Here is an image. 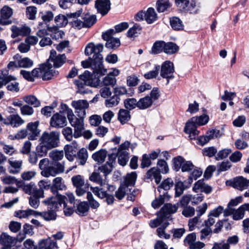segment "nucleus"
I'll use <instances>...</instances> for the list:
<instances>
[{
    "mask_svg": "<svg viewBox=\"0 0 249 249\" xmlns=\"http://www.w3.org/2000/svg\"><path fill=\"white\" fill-rule=\"evenodd\" d=\"M54 21L56 25L59 27L65 26L68 22L67 17L63 15H59L56 16Z\"/></svg>",
    "mask_w": 249,
    "mask_h": 249,
    "instance_id": "63",
    "label": "nucleus"
},
{
    "mask_svg": "<svg viewBox=\"0 0 249 249\" xmlns=\"http://www.w3.org/2000/svg\"><path fill=\"white\" fill-rule=\"evenodd\" d=\"M191 184L189 181L184 182L179 181L177 182L175 184V196L178 197L182 195L184 190L189 188Z\"/></svg>",
    "mask_w": 249,
    "mask_h": 249,
    "instance_id": "32",
    "label": "nucleus"
},
{
    "mask_svg": "<svg viewBox=\"0 0 249 249\" xmlns=\"http://www.w3.org/2000/svg\"><path fill=\"white\" fill-rule=\"evenodd\" d=\"M170 196L168 194V192H162L160 193L158 198H156L152 202V206L154 209L159 208L165 201L169 200Z\"/></svg>",
    "mask_w": 249,
    "mask_h": 249,
    "instance_id": "31",
    "label": "nucleus"
},
{
    "mask_svg": "<svg viewBox=\"0 0 249 249\" xmlns=\"http://www.w3.org/2000/svg\"><path fill=\"white\" fill-rule=\"evenodd\" d=\"M142 27L138 24H135L130 28L127 32V36L129 37H134L140 34Z\"/></svg>",
    "mask_w": 249,
    "mask_h": 249,
    "instance_id": "54",
    "label": "nucleus"
},
{
    "mask_svg": "<svg viewBox=\"0 0 249 249\" xmlns=\"http://www.w3.org/2000/svg\"><path fill=\"white\" fill-rule=\"evenodd\" d=\"M125 107L129 110L133 109L136 107L138 108V101L135 98H129L126 99L124 102Z\"/></svg>",
    "mask_w": 249,
    "mask_h": 249,
    "instance_id": "64",
    "label": "nucleus"
},
{
    "mask_svg": "<svg viewBox=\"0 0 249 249\" xmlns=\"http://www.w3.org/2000/svg\"><path fill=\"white\" fill-rule=\"evenodd\" d=\"M78 147V144L75 141L65 146V157L69 161H71L74 160Z\"/></svg>",
    "mask_w": 249,
    "mask_h": 249,
    "instance_id": "18",
    "label": "nucleus"
},
{
    "mask_svg": "<svg viewBox=\"0 0 249 249\" xmlns=\"http://www.w3.org/2000/svg\"><path fill=\"white\" fill-rule=\"evenodd\" d=\"M14 79V76L8 74V71L6 70L1 71L0 73V88Z\"/></svg>",
    "mask_w": 249,
    "mask_h": 249,
    "instance_id": "37",
    "label": "nucleus"
},
{
    "mask_svg": "<svg viewBox=\"0 0 249 249\" xmlns=\"http://www.w3.org/2000/svg\"><path fill=\"white\" fill-rule=\"evenodd\" d=\"M13 15L12 9L7 6H4L0 10V24L6 25L12 23L10 18Z\"/></svg>",
    "mask_w": 249,
    "mask_h": 249,
    "instance_id": "14",
    "label": "nucleus"
},
{
    "mask_svg": "<svg viewBox=\"0 0 249 249\" xmlns=\"http://www.w3.org/2000/svg\"><path fill=\"white\" fill-rule=\"evenodd\" d=\"M107 156V151L105 149H102L93 153L92 155V158L98 163H103L105 161Z\"/></svg>",
    "mask_w": 249,
    "mask_h": 249,
    "instance_id": "39",
    "label": "nucleus"
},
{
    "mask_svg": "<svg viewBox=\"0 0 249 249\" xmlns=\"http://www.w3.org/2000/svg\"><path fill=\"white\" fill-rule=\"evenodd\" d=\"M71 106L75 109V113L77 116H86V109L88 108L89 104L86 100L73 101Z\"/></svg>",
    "mask_w": 249,
    "mask_h": 249,
    "instance_id": "13",
    "label": "nucleus"
},
{
    "mask_svg": "<svg viewBox=\"0 0 249 249\" xmlns=\"http://www.w3.org/2000/svg\"><path fill=\"white\" fill-rule=\"evenodd\" d=\"M88 153L87 149L82 148L80 149L75 154V158L77 162L80 165H84L88 159Z\"/></svg>",
    "mask_w": 249,
    "mask_h": 249,
    "instance_id": "29",
    "label": "nucleus"
},
{
    "mask_svg": "<svg viewBox=\"0 0 249 249\" xmlns=\"http://www.w3.org/2000/svg\"><path fill=\"white\" fill-rule=\"evenodd\" d=\"M170 25L175 30H181L183 29L182 21L177 17H173L170 19Z\"/></svg>",
    "mask_w": 249,
    "mask_h": 249,
    "instance_id": "46",
    "label": "nucleus"
},
{
    "mask_svg": "<svg viewBox=\"0 0 249 249\" xmlns=\"http://www.w3.org/2000/svg\"><path fill=\"white\" fill-rule=\"evenodd\" d=\"M23 99L27 104L31 105L35 107L40 106V101L34 95L25 96L23 98Z\"/></svg>",
    "mask_w": 249,
    "mask_h": 249,
    "instance_id": "49",
    "label": "nucleus"
},
{
    "mask_svg": "<svg viewBox=\"0 0 249 249\" xmlns=\"http://www.w3.org/2000/svg\"><path fill=\"white\" fill-rule=\"evenodd\" d=\"M36 211L29 209L26 210H19L16 212V216L19 218H26L31 215L36 216Z\"/></svg>",
    "mask_w": 249,
    "mask_h": 249,
    "instance_id": "52",
    "label": "nucleus"
},
{
    "mask_svg": "<svg viewBox=\"0 0 249 249\" xmlns=\"http://www.w3.org/2000/svg\"><path fill=\"white\" fill-rule=\"evenodd\" d=\"M89 209V204L88 202L83 201L80 202L77 206L76 212L81 216H84L87 214Z\"/></svg>",
    "mask_w": 249,
    "mask_h": 249,
    "instance_id": "43",
    "label": "nucleus"
},
{
    "mask_svg": "<svg viewBox=\"0 0 249 249\" xmlns=\"http://www.w3.org/2000/svg\"><path fill=\"white\" fill-rule=\"evenodd\" d=\"M146 178L151 180L154 179L156 184H159L161 179V176L160 171L155 168H152L147 171Z\"/></svg>",
    "mask_w": 249,
    "mask_h": 249,
    "instance_id": "30",
    "label": "nucleus"
},
{
    "mask_svg": "<svg viewBox=\"0 0 249 249\" xmlns=\"http://www.w3.org/2000/svg\"><path fill=\"white\" fill-rule=\"evenodd\" d=\"M66 186L65 185L63 179L61 177H57L53 179V185L51 189L53 192H55L57 190H63L65 189Z\"/></svg>",
    "mask_w": 249,
    "mask_h": 249,
    "instance_id": "36",
    "label": "nucleus"
},
{
    "mask_svg": "<svg viewBox=\"0 0 249 249\" xmlns=\"http://www.w3.org/2000/svg\"><path fill=\"white\" fill-rule=\"evenodd\" d=\"M53 14L52 11H48L42 14L41 16V19L43 20V22H39L38 26L39 27H43V25L46 24L53 19Z\"/></svg>",
    "mask_w": 249,
    "mask_h": 249,
    "instance_id": "59",
    "label": "nucleus"
},
{
    "mask_svg": "<svg viewBox=\"0 0 249 249\" xmlns=\"http://www.w3.org/2000/svg\"><path fill=\"white\" fill-rule=\"evenodd\" d=\"M176 3L178 10L183 12L196 14L198 10L194 0L190 2L189 0H176Z\"/></svg>",
    "mask_w": 249,
    "mask_h": 249,
    "instance_id": "9",
    "label": "nucleus"
},
{
    "mask_svg": "<svg viewBox=\"0 0 249 249\" xmlns=\"http://www.w3.org/2000/svg\"><path fill=\"white\" fill-rule=\"evenodd\" d=\"M51 149L46 146V145L42 143V141H40V143L36 147V151L38 156L39 158L44 157L46 155L48 151Z\"/></svg>",
    "mask_w": 249,
    "mask_h": 249,
    "instance_id": "48",
    "label": "nucleus"
},
{
    "mask_svg": "<svg viewBox=\"0 0 249 249\" xmlns=\"http://www.w3.org/2000/svg\"><path fill=\"white\" fill-rule=\"evenodd\" d=\"M91 190L94 194L101 199L106 198V201L108 205L112 204L114 201V197L112 195L108 194L102 188L98 187H91Z\"/></svg>",
    "mask_w": 249,
    "mask_h": 249,
    "instance_id": "17",
    "label": "nucleus"
},
{
    "mask_svg": "<svg viewBox=\"0 0 249 249\" xmlns=\"http://www.w3.org/2000/svg\"><path fill=\"white\" fill-rule=\"evenodd\" d=\"M209 120V116L205 114L193 117L186 123L184 131L186 133L189 135V137L190 139H195L199 134V131L197 130V126L206 124L208 122Z\"/></svg>",
    "mask_w": 249,
    "mask_h": 249,
    "instance_id": "2",
    "label": "nucleus"
},
{
    "mask_svg": "<svg viewBox=\"0 0 249 249\" xmlns=\"http://www.w3.org/2000/svg\"><path fill=\"white\" fill-rule=\"evenodd\" d=\"M158 170L162 174H166L169 171V167L166 161L163 160H159L157 162Z\"/></svg>",
    "mask_w": 249,
    "mask_h": 249,
    "instance_id": "62",
    "label": "nucleus"
},
{
    "mask_svg": "<svg viewBox=\"0 0 249 249\" xmlns=\"http://www.w3.org/2000/svg\"><path fill=\"white\" fill-rule=\"evenodd\" d=\"M171 6L168 0H160L157 3V9L159 12H164Z\"/></svg>",
    "mask_w": 249,
    "mask_h": 249,
    "instance_id": "51",
    "label": "nucleus"
},
{
    "mask_svg": "<svg viewBox=\"0 0 249 249\" xmlns=\"http://www.w3.org/2000/svg\"><path fill=\"white\" fill-rule=\"evenodd\" d=\"M137 174L135 172L129 174L125 180L124 184H122L115 192V196L119 200L122 199L125 196L128 186H133L135 184Z\"/></svg>",
    "mask_w": 249,
    "mask_h": 249,
    "instance_id": "7",
    "label": "nucleus"
},
{
    "mask_svg": "<svg viewBox=\"0 0 249 249\" xmlns=\"http://www.w3.org/2000/svg\"><path fill=\"white\" fill-rule=\"evenodd\" d=\"M52 167L53 172L52 176H55L57 174L62 173L65 171V165L64 162H58L56 161L52 162Z\"/></svg>",
    "mask_w": 249,
    "mask_h": 249,
    "instance_id": "34",
    "label": "nucleus"
},
{
    "mask_svg": "<svg viewBox=\"0 0 249 249\" xmlns=\"http://www.w3.org/2000/svg\"><path fill=\"white\" fill-rule=\"evenodd\" d=\"M174 181L171 178H167L162 181L161 183L158 187V191L160 193H162L161 192L163 190V192H167L171 187L173 186Z\"/></svg>",
    "mask_w": 249,
    "mask_h": 249,
    "instance_id": "35",
    "label": "nucleus"
},
{
    "mask_svg": "<svg viewBox=\"0 0 249 249\" xmlns=\"http://www.w3.org/2000/svg\"><path fill=\"white\" fill-rule=\"evenodd\" d=\"M73 185L76 188V193L78 196H81L86 193L89 188L88 184L85 183L82 176L78 175L72 177Z\"/></svg>",
    "mask_w": 249,
    "mask_h": 249,
    "instance_id": "10",
    "label": "nucleus"
},
{
    "mask_svg": "<svg viewBox=\"0 0 249 249\" xmlns=\"http://www.w3.org/2000/svg\"><path fill=\"white\" fill-rule=\"evenodd\" d=\"M36 216H40L45 220L47 221L54 220L56 219L57 216L56 212H54V210H52L51 209L47 211H44L42 212H36Z\"/></svg>",
    "mask_w": 249,
    "mask_h": 249,
    "instance_id": "33",
    "label": "nucleus"
},
{
    "mask_svg": "<svg viewBox=\"0 0 249 249\" xmlns=\"http://www.w3.org/2000/svg\"><path fill=\"white\" fill-rule=\"evenodd\" d=\"M200 239L204 240L207 238H210L213 233V230L210 227H205L200 231Z\"/></svg>",
    "mask_w": 249,
    "mask_h": 249,
    "instance_id": "56",
    "label": "nucleus"
},
{
    "mask_svg": "<svg viewBox=\"0 0 249 249\" xmlns=\"http://www.w3.org/2000/svg\"><path fill=\"white\" fill-rule=\"evenodd\" d=\"M60 133L57 131L50 132H44L39 139L42 143L50 149L55 148L59 145Z\"/></svg>",
    "mask_w": 249,
    "mask_h": 249,
    "instance_id": "5",
    "label": "nucleus"
},
{
    "mask_svg": "<svg viewBox=\"0 0 249 249\" xmlns=\"http://www.w3.org/2000/svg\"><path fill=\"white\" fill-rule=\"evenodd\" d=\"M66 57L64 54H59L55 57L51 61L53 62L55 68L60 67L66 61Z\"/></svg>",
    "mask_w": 249,
    "mask_h": 249,
    "instance_id": "53",
    "label": "nucleus"
},
{
    "mask_svg": "<svg viewBox=\"0 0 249 249\" xmlns=\"http://www.w3.org/2000/svg\"><path fill=\"white\" fill-rule=\"evenodd\" d=\"M193 190L197 193L199 191L207 194H210L212 191V188L204 182V180L200 179L196 182L193 188Z\"/></svg>",
    "mask_w": 249,
    "mask_h": 249,
    "instance_id": "24",
    "label": "nucleus"
},
{
    "mask_svg": "<svg viewBox=\"0 0 249 249\" xmlns=\"http://www.w3.org/2000/svg\"><path fill=\"white\" fill-rule=\"evenodd\" d=\"M226 184L235 189L242 191L249 187V179H247L242 176H239L231 180L227 181Z\"/></svg>",
    "mask_w": 249,
    "mask_h": 249,
    "instance_id": "12",
    "label": "nucleus"
},
{
    "mask_svg": "<svg viewBox=\"0 0 249 249\" xmlns=\"http://www.w3.org/2000/svg\"><path fill=\"white\" fill-rule=\"evenodd\" d=\"M160 68V76L167 79L166 85L169 83V80L174 78L175 72L173 63L170 61H165L161 65Z\"/></svg>",
    "mask_w": 249,
    "mask_h": 249,
    "instance_id": "11",
    "label": "nucleus"
},
{
    "mask_svg": "<svg viewBox=\"0 0 249 249\" xmlns=\"http://www.w3.org/2000/svg\"><path fill=\"white\" fill-rule=\"evenodd\" d=\"M158 218L152 220L150 222V226L152 228H155L159 226H161V224L166 221L165 219L160 215L159 212L157 213Z\"/></svg>",
    "mask_w": 249,
    "mask_h": 249,
    "instance_id": "61",
    "label": "nucleus"
},
{
    "mask_svg": "<svg viewBox=\"0 0 249 249\" xmlns=\"http://www.w3.org/2000/svg\"><path fill=\"white\" fill-rule=\"evenodd\" d=\"M85 116L77 117L72 110H69L68 119L72 126L74 128L73 136L77 138L81 136V132L84 129V118Z\"/></svg>",
    "mask_w": 249,
    "mask_h": 249,
    "instance_id": "4",
    "label": "nucleus"
},
{
    "mask_svg": "<svg viewBox=\"0 0 249 249\" xmlns=\"http://www.w3.org/2000/svg\"><path fill=\"white\" fill-rule=\"evenodd\" d=\"M18 67L20 68H30L33 65V61L28 57L20 58L18 60Z\"/></svg>",
    "mask_w": 249,
    "mask_h": 249,
    "instance_id": "55",
    "label": "nucleus"
},
{
    "mask_svg": "<svg viewBox=\"0 0 249 249\" xmlns=\"http://www.w3.org/2000/svg\"><path fill=\"white\" fill-rule=\"evenodd\" d=\"M118 119L122 124L126 123L130 119L129 111L124 109H120L118 115Z\"/></svg>",
    "mask_w": 249,
    "mask_h": 249,
    "instance_id": "42",
    "label": "nucleus"
},
{
    "mask_svg": "<svg viewBox=\"0 0 249 249\" xmlns=\"http://www.w3.org/2000/svg\"><path fill=\"white\" fill-rule=\"evenodd\" d=\"M12 31L11 37L13 38L19 36H24L28 35L31 32L30 27L26 25H12L11 27Z\"/></svg>",
    "mask_w": 249,
    "mask_h": 249,
    "instance_id": "16",
    "label": "nucleus"
},
{
    "mask_svg": "<svg viewBox=\"0 0 249 249\" xmlns=\"http://www.w3.org/2000/svg\"><path fill=\"white\" fill-rule=\"evenodd\" d=\"M39 122L36 121L28 124L26 130L28 134V139L34 141L37 139V137L40 133V130L38 128Z\"/></svg>",
    "mask_w": 249,
    "mask_h": 249,
    "instance_id": "20",
    "label": "nucleus"
},
{
    "mask_svg": "<svg viewBox=\"0 0 249 249\" xmlns=\"http://www.w3.org/2000/svg\"><path fill=\"white\" fill-rule=\"evenodd\" d=\"M95 5L98 12L102 16L107 14L110 9L109 0H96Z\"/></svg>",
    "mask_w": 249,
    "mask_h": 249,
    "instance_id": "21",
    "label": "nucleus"
},
{
    "mask_svg": "<svg viewBox=\"0 0 249 249\" xmlns=\"http://www.w3.org/2000/svg\"><path fill=\"white\" fill-rule=\"evenodd\" d=\"M0 244L5 249H10L15 244V239L5 233H2L0 236Z\"/></svg>",
    "mask_w": 249,
    "mask_h": 249,
    "instance_id": "28",
    "label": "nucleus"
},
{
    "mask_svg": "<svg viewBox=\"0 0 249 249\" xmlns=\"http://www.w3.org/2000/svg\"><path fill=\"white\" fill-rule=\"evenodd\" d=\"M119 74V70L114 69L112 71L109 72L106 76H105L102 81V83L106 86H114L116 83V79L115 77Z\"/></svg>",
    "mask_w": 249,
    "mask_h": 249,
    "instance_id": "22",
    "label": "nucleus"
},
{
    "mask_svg": "<svg viewBox=\"0 0 249 249\" xmlns=\"http://www.w3.org/2000/svg\"><path fill=\"white\" fill-rule=\"evenodd\" d=\"M8 163L9 165L8 167V170L9 173L17 174L20 172L22 165V160H12L9 159Z\"/></svg>",
    "mask_w": 249,
    "mask_h": 249,
    "instance_id": "26",
    "label": "nucleus"
},
{
    "mask_svg": "<svg viewBox=\"0 0 249 249\" xmlns=\"http://www.w3.org/2000/svg\"><path fill=\"white\" fill-rule=\"evenodd\" d=\"M49 157L53 161H58L63 158L64 152L63 151L54 150L49 153Z\"/></svg>",
    "mask_w": 249,
    "mask_h": 249,
    "instance_id": "58",
    "label": "nucleus"
},
{
    "mask_svg": "<svg viewBox=\"0 0 249 249\" xmlns=\"http://www.w3.org/2000/svg\"><path fill=\"white\" fill-rule=\"evenodd\" d=\"M157 15L153 8H149L145 12V20L148 24H151L157 20Z\"/></svg>",
    "mask_w": 249,
    "mask_h": 249,
    "instance_id": "40",
    "label": "nucleus"
},
{
    "mask_svg": "<svg viewBox=\"0 0 249 249\" xmlns=\"http://www.w3.org/2000/svg\"><path fill=\"white\" fill-rule=\"evenodd\" d=\"M67 124V119L65 115L56 113L51 118L50 125L55 128H62Z\"/></svg>",
    "mask_w": 249,
    "mask_h": 249,
    "instance_id": "15",
    "label": "nucleus"
},
{
    "mask_svg": "<svg viewBox=\"0 0 249 249\" xmlns=\"http://www.w3.org/2000/svg\"><path fill=\"white\" fill-rule=\"evenodd\" d=\"M104 46L102 44L94 45L93 43H89L85 50V53L87 55L93 54L92 58L89 60L83 61L81 62L82 66L84 68L91 67L93 69V73L95 78L92 79V76L88 71L79 76L81 81L76 80L75 84L79 88H83L84 85L90 87H96L99 85V78L105 75L107 72V69H105L103 65V56L101 53L103 51Z\"/></svg>",
    "mask_w": 249,
    "mask_h": 249,
    "instance_id": "1",
    "label": "nucleus"
},
{
    "mask_svg": "<svg viewBox=\"0 0 249 249\" xmlns=\"http://www.w3.org/2000/svg\"><path fill=\"white\" fill-rule=\"evenodd\" d=\"M104 40L107 41L106 46L107 48L115 49L120 45V41L118 38L111 37Z\"/></svg>",
    "mask_w": 249,
    "mask_h": 249,
    "instance_id": "50",
    "label": "nucleus"
},
{
    "mask_svg": "<svg viewBox=\"0 0 249 249\" xmlns=\"http://www.w3.org/2000/svg\"><path fill=\"white\" fill-rule=\"evenodd\" d=\"M85 27L89 28L96 22V17L95 15H86L83 18Z\"/></svg>",
    "mask_w": 249,
    "mask_h": 249,
    "instance_id": "57",
    "label": "nucleus"
},
{
    "mask_svg": "<svg viewBox=\"0 0 249 249\" xmlns=\"http://www.w3.org/2000/svg\"><path fill=\"white\" fill-rule=\"evenodd\" d=\"M129 146L130 142L128 141H125L121 144L118 148L114 147L110 149V150L115 151L117 153L118 163L123 166H125L128 161L129 153L127 150Z\"/></svg>",
    "mask_w": 249,
    "mask_h": 249,
    "instance_id": "6",
    "label": "nucleus"
},
{
    "mask_svg": "<svg viewBox=\"0 0 249 249\" xmlns=\"http://www.w3.org/2000/svg\"><path fill=\"white\" fill-rule=\"evenodd\" d=\"M65 196L57 195L56 196L49 197L42 201L48 206V208L54 212L58 211L65 202Z\"/></svg>",
    "mask_w": 249,
    "mask_h": 249,
    "instance_id": "8",
    "label": "nucleus"
},
{
    "mask_svg": "<svg viewBox=\"0 0 249 249\" xmlns=\"http://www.w3.org/2000/svg\"><path fill=\"white\" fill-rule=\"evenodd\" d=\"M31 73L34 80L35 78L40 77L43 80H48L57 75L58 71L54 70L51 63L46 62L41 64L39 68L34 69Z\"/></svg>",
    "mask_w": 249,
    "mask_h": 249,
    "instance_id": "3",
    "label": "nucleus"
},
{
    "mask_svg": "<svg viewBox=\"0 0 249 249\" xmlns=\"http://www.w3.org/2000/svg\"><path fill=\"white\" fill-rule=\"evenodd\" d=\"M178 50V47L174 43L169 42H165L164 46V52L167 54H173L176 53Z\"/></svg>",
    "mask_w": 249,
    "mask_h": 249,
    "instance_id": "47",
    "label": "nucleus"
},
{
    "mask_svg": "<svg viewBox=\"0 0 249 249\" xmlns=\"http://www.w3.org/2000/svg\"><path fill=\"white\" fill-rule=\"evenodd\" d=\"M91 181L94 182L101 186L107 184L106 179H103L99 173L97 172H93L89 178Z\"/></svg>",
    "mask_w": 249,
    "mask_h": 249,
    "instance_id": "44",
    "label": "nucleus"
},
{
    "mask_svg": "<svg viewBox=\"0 0 249 249\" xmlns=\"http://www.w3.org/2000/svg\"><path fill=\"white\" fill-rule=\"evenodd\" d=\"M39 168L41 170V174L46 178L51 176L53 172L52 162L48 159L44 158L41 160L39 162Z\"/></svg>",
    "mask_w": 249,
    "mask_h": 249,
    "instance_id": "19",
    "label": "nucleus"
},
{
    "mask_svg": "<svg viewBox=\"0 0 249 249\" xmlns=\"http://www.w3.org/2000/svg\"><path fill=\"white\" fill-rule=\"evenodd\" d=\"M165 45V42L163 41H156L152 48L150 53L153 54H156L161 53L164 51V46Z\"/></svg>",
    "mask_w": 249,
    "mask_h": 249,
    "instance_id": "45",
    "label": "nucleus"
},
{
    "mask_svg": "<svg viewBox=\"0 0 249 249\" xmlns=\"http://www.w3.org/2000/svg\"><path fill=\"white\" fill-rule=\"evenodd\" d=\"M56 242L51 238L42 240L38 243V249H57Z\"/></svg>",
    "mask_w": 249,
    "mask_h": 249,
    "instance_id": "27",
    "label": "nucleus"
},
{
    "mask_svg": "<svg viewBox=\"0 0 249 249\" xmlns=\"http://www.w3.org/2000/svg\"><path fill=\"white\" fill-rule=\"evenodd\" d=\"M169 223L166 221L163 223L157 229V233L158 236L160 238L169 239L170 235L165 232V230L168 227Z\"/></svg>",
    "mask_w": 249,
    "mask_h": 249,
    "instance_id": "41",
    "label": "nucleus"
},
{
    "mask_svg": "<svg viewBox=\"0 0 249 249\" xmlns=\"http://www.w3.org/2000/svg\"><path fill=\"white\" fill-rule=\"evenodd\" d=\"M120 101V99L119 97L114 94L109 99L106 100L105 105L107 107H112L118 105Z\"/></svg>",
    "mask_w": 249,
    "mask_h": 249,
    "instance_id": "60",
    "label": "nucleus"
},
{
    "mask_svg": "<svg viewBox=\"0 0 249 249\" xmlns=\"http://www.w3.org/2000/svg\"><path fill=\"white\" fill-rule=\"evenodd\" d=\"M138 108L140 109H145L150 107L152 105V99L149 96H146L141 98L138 101Z\"/></svg>",
    "mask_w": 249,
    "mask_h": 249,
    "instance_id": "38",
    "label": "nucleus"
},
{
    "mask_svg": "<svg viewBox=\"0 0 249 249\" xmlns=\"http://www.w3.org/2000/svg\"><path fill=\"white\" fill-rule=\"evenodd\" d=\"M178 209V206L177 205L167 203L161 208L159 213L166 220V218L168 217V215L175 213Z\"/></svg>",
    "mask_w": 249,
    "mask_h": 249,
    "instance_id": "23",
    "label": "nucleus"
},
{
    "mask_svg": "<svg viewBox=\"0 0 249 249\" xmlns=\"http://www.w3.org/2000/svg\"><path fill=\"white\" fill-rule=\"evenodd\" d=\"M24 123V120L18 115H10L4 120V123L10 124L13 127H18Z\"/></svg>",
    "mask_w": 249,
    "mask_h": 249,
    "instance_id": "25",
    "label": "nucleus"
}]
</instances>
